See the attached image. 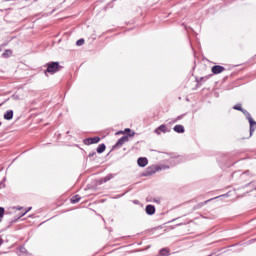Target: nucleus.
Instances as JSON below:
<instances>
[{
  "mask_svg": "<svg viewBox=\"0 0 256 256\" xmlns=\"http://www.w3.org/2000/svg\"><path fill=\"white\" fill-rule=\"evenodd\" d=\"M85 44V40L84 39H79L77 42H76V45L78 47H81V45H84Z\"/></svg>",
  "mask_w": 256,
  "mask_h": 256,
  "instance_id": "nucleus-18",
  "label": "nucleus"
},
{
  "mask_svg": "<svg viewBox=\"0 0 256 256\" xmlns=\"http://www.w3.org/2000/svg\"><path fill=\"white\" fill-rule=\"evenodd\" d=\"M4 119L6 121H11V119H13V110H8L5 114H4Z\"/></svg>",
  "mask_w": 256,
  "mask_h": 256,
  "instance_id": "nucleus-10",
  "label": "nucleus"
},
{
  "mask_svg": "<svg viewBox=\"0 0 256 256\" xmlns=\"http://www.w3.org/2000/svg\"><path fill=\"white\" fill-rule=\"evenodd\" d=\"M124 133H131V130H130L129 128H126V129L124 130Z\"/></svg>",
  "mask_w": 256,
  "mask_h": 256,
  "instance_id": "nucleus-23",
  "label": "nucleus"
},
{
  "mask_svg": "<svg viewBox=\"0 0 256 256\" xmlns=\"http://www.w3.org/2000/svg\"><path fill=\"white\" fill-rule=\"evenodd\" d=\"M79 201H81V197L79 195L73 196L71 198V203H79Z\"/></svg>",
  "mask_w": 256,
  "mask_h": 256,
  "instance_id": "nucleus-16",
  "label": "nucleus"
},
{
  "mask_svg": "<svg viewBox=\"0 0 256 256\" xmlns=\"http://www.w3.org/2000/svg\"><path fill=\"white\" fill-rule=\"evenodd\" d=\"M167 131H168L167 126L165 124H162L155 129L156 135H161V133H167Z\"/></svg>",
  "mask_w": 256,
  "mask_h": 256,
  "instance_id": "nucleus-6",
  "label": "nucleus"
},
{
  "mask_svg": "<svg viewBox=\"0 0 256 256\" xmlns=\"http://www.w3.org/2000/svg\"><path fill=\"white\" fill-rule=\"evenodd\" d=\"M61 70V66L59 65V62H50L47 64V70L46 73H50L51 75H54V73H57V71Z\"/></svg>",
  "mask_w": 256,
  "mask_h": 256,
  "instance_id": "nucleus-2",
  "label": "nucleus"
},
{
  "mask_svg": "<svg viewBox=\"0 0 256 256\" xmlns=\"http://www.w3.org/2000/svg\"><path fill=\"white\" fill-rule=\"evenodd\" d=\"M209 201H213V199H209V200L199 203L198 205H196L194 207V209H201V207H203V205H207V203H209Z\"/></svg>",
  "mask_w": 256,
  "mask_h": 256,
  "instance_id": "nucleus-14",
  "label": "nucleus"
},
{
  "mask_svg": "<svg viewBox=\"0 0 256 256\" xmlns=\"http://www.w3.org/2000/svg\"><path fill=\"white\" fill-rule=\"evenodd\" d=\"M146 213H147V215H155V206L147 205L146 206Z\"/></svg>",
  "mask_w": 256,
  "mask_h": 256,
  "instance_id": "nucleus-8",
  "label": "nucleus"
},
{
  "mask_svg": "<svg viewBox=\"0 0 256 256\" xmlns=\"http://www.w3.org/2000/svg\"><path fill=\"white\" fill-rule=\"evenodd\" d=\"M99 141H101V138H99V136L93 138H86L84 139V145H94L95 143H99Z\"/></svg>",
  "mask_w": 256,
  "mask_h": 256,
  "instance_id": "nucleus-3",
  "label": "nucleus"
},
{
  "mask_svg": "<svg viewBox=\"0 0 256 256\" xmlns=\"http://www.w3.org/2000/svg\"><path fill=\"white\" fill-rule=\"evenodd\" d=\"M3 188H5V183L0 182V189H3Z\"/></svg>",
  "mask_w": 256,
  "mask_h": 256,
  "instance_id": "nucleus-21",
  "label": "nucleus"
},
{
  "mask_svg": "<svg viewBox=\"0 0 256 256\" xmlns=\"http://www.w3.org/2000/svg\"><path fill=\"white\" fill-rule=\"evenodd\" d=\"M11 55H13V52L11 50H6L3 54L2 57H4L5 59H7L8 57H11Z\"/></svg>",
  "mask_w": 256,
  "mask_h": 256,
  "instance_id": "nucleus-15",
  "label": "nucleus"
},
{
  "mask_svg": "<svg viewBox=\"0 0 256 256\" xmlns=\"http://www.w3.org/2000/svg\"><path fill=\"white\" fill-rule=\"evenodd\" d=\"M115 176L113 174H108L106 177L101 178L99 180V185H103V183H107V181H111Z\"/></svg>",
  "mask_w": 256,
  "mask_h": 256,
  "instance_id": "nucleus-7",
  "label": "nucleus"
},
{
  "mask_svg": "<svg viewBox=\"0 0 256 256\" xmlns=\"http://www.w3.org/2000/svg\"><path fill=\"white\" fill-rule=\"evenodd\" d=\"M0 126H1V122H0Z\"/></svg>",
  "mask_w": 256,
  "mask_h": 256,
  "instance_id": "nucleus-26",
  "label": "nucleus"
},
{
  "mask_svg": "<svg viewBox=\"0 0 256 256\" xmlns=\"http://www.w3.org/2000/svg\"><path fill=\"white\" fill-rule=\"evenodd\" d=\"M223 71H225V67L223 66L216 65L212 67V73L214 75H219V73H223Z\"/></svg>",
  "mask_w": 256,
  "mask_h": 256,
  "instance_id": "nucleus-5",
  "label": "nucleus"
},
{
  "mask_svg": "<svg viewBox=\"0 0 256 256\" xmlns=\"http://www.w3.org/2000/svg\"><path fill=\"white\" fill-rule=\"evenodd\" d=\"M139 167H146V165L149 163L147 158H139L137 161Z\"/></svg>",
  "mask_w": 256,
  "mask_h": 256,
  "instance_id": "nucleus-9",
  "label": "nucleus"
},
{
  "mask_svg": "<svg viewBox=\"0 0 256 256\" xmlns=\"http://www.w3.org/2000/svg\"><path fill=\"white\" fill-rule=\"evenodd\" d=\"M159 253L161 256H169L170 255L169 248H162Z\"/></svg>",
  "mask_w": 256,
  "mask_h": 256,
  "instance_id": "nucleus-12",
  "label": "nucleus"
},
{
  "mask_svg": "<svg viewBox=\"0 0 256 256\" xmlns=\"http://www.w3.org/2000/svg\"><path fill=\"white\" fill-rule=\"evenodd\" d=\"M129 141V136H122L115 144V147H123Z\"/></svg>",
  "mask_w": 256,
  "mask_h": 256,
  "instance_id": "nucleus-4",
  "label": "nucleus"
},
{
  "mask_svg": "<svg viewBox=\"0 0 256 256\" xmlns=\"http://www.w3.org/2000/svg\"><path fill=\"white\" fill-rule=\"evenodd\" d=\"M105 149H107V147L105 146V144H100V145L97 147L96 151H97V153H104Z\"/></svg>",
  "mask_w": 256,
  "mask_h": 256,
  "instance_id": "nucleus-13",
  "label": "nucleus"
},
{
  "mask_svg": "<svg viewBox=\"0 0 256 256\" xmlns=\"http://www.w3.org/2000/svg\"><path fill=\"white\" fill-rule=\"evenodd\" d=\"M233 109H235L236 111H242V113H244V115L246 116V119H248L250 123V135H253V132L255 131V128H253V125H256V122L253 120V117H251V114L247 112V110H243L241 105H235Z\"/></svg>",
  "mask_w": 256,
  "mask_h": 256,
  "instance_id": "nucleus-1",
  "label": "nucleus"
},
{
  "mask_svg": "<svg viewBox=\"0 0 256 256\" xmlns=\"http://www.w3.org/2000/svg\"><path fill=\"white\" fill-rule=\"evenodd\" d=\"M95 155H97V153H96V152H91V153H89L88 157H89V158H91V157H95Z\"/></svg>",
  "mask_w": 256,
  "mask_h": 256,
  "instance_id": "nucleus-20",
  "label": "nucleus"
},
{
  "mask_svg": "<svg viewBox=\"0 0 256 256\" xmlns=\"http://www.w3.org/2000/svg\"><path fill=\"white\" fill-rule=\"evenodd\" d=\"M31 207H29L22 215H21V217H23V216H25V215H27V213H29V211H31Z\"/></svg>",
  "mask_w": 256,
  "mask_h": 256,
  "instance_id": "nucleus-19",
  "label": "nucleus"
},
{
  "mask_svg": "<svg viewBox=\"0 0 256 256\" xmlns=\"http://www.w3.org/2000/svg\"><path fill=\"white\" fill-rule=\"evenodd\" d=\"M125 132L124 131H118L116 132V135H123Z\"/></svg>",
  "mask_w": 256,
  "mask_h": 256,
  "instance_id": "nucleus-22",
  "label": "nucleus"
},
{
  "mask_svg": "<svg viewBox=\"0 0 256 256\" xmlns=\"http://www.w3.org/2000/svg\"><path fill=\"white\" fill-rule=\"evenodd\" d=\"M3 245V239L0 238V246Z\"/></svg>",
  "mask_w": 256,
  "mask_h": 256,
  "instance_id": "nucleus-25",
  "label": "nucleus"
},
{
  "mask_svg": "<svg viewBox=\"0 0 256 256\" xmlns=\"http://www.w3.org/2000/svg\"><path fill=\"white\" fill-rule=\"evenodd\" d=\"M173 129L175 133H185V127L183 125H175Z\"/></svg>",
  "mask_w": 256,
  "mask_h": 256,
  "instance_id": "nucleus-11",
  "label": "nucleus"
},
{
  "mask_svg": "<svg viewBox=\"0 0 256 256\" xmlns=\"http://www.w3.org/2000/svg\"><path fill=\"white\" fill-rule=\"evenodd\" d=\"M3 217H5V208L0 207V221H3Z\"/></svg>",
  "mask_w": 256,
  "mask_h": 256,
  "instance_id": "nucleus-17",
  "label": "nucleus"
},
{
  "mask_svg": "<svg viewBox=\"0 0 256 256\" xmlns=\"http://www.w3.org/2000/svg\"><path fill=\"white\" fill-rule=\"evenodd\" d=\"M128 137H135V132H132L131 134H129Z\"/></svg>",
  "mask_w": 256,
  "mask_h": 256,
  "instance_id": "nucleus-24",
  "label": "nucleus"
}]
</instances>
